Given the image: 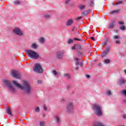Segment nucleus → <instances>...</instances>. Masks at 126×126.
<instances>
[{"label": "nucleus", "instance_id": "nucleus-47", "mask_svg": "<svg viewBox=\"0 0 126 126\" xmlns=\"http://www.w3.org/2000/svg\"><path fill=\"white\" fill-rule=\"evenodd\" d=\"M82 53L81 52H79V56H81Z\"/></svg>", "mask_w": 126, "mask_h": 126}, {"label": "nucleus", "instance_id": "nucleus-1", "mask_svg": "<svg viewBox=\"0 0 126 126\" xmlns=\"http://www.w3.org/2000/svg\"><path fill=\"white\" fill-rule=\"evenodd\" d=\"M12 82L13 85H14L15 87H17V88H19L21 89V90H25L28 93H30V91H31V86L29 85V83L26 80L23 81V86L18 83L16 81H12Z\"/></svg>", "mask_w": 126, "mask_h": 126}, {"label": "nucleus", "instance_id": "nucleus-30", "mask_svg": "<svg viewBox=\"0 0 126 126\" xmlns=\"http://www.w3.org/2000/svg\"><path fill=\"white\" fill-rule=\"evenodd\" d=\"M15 4H19V3H20V1H18V0H16L14 2Z\"/></svg>", "mask_w": 126, "mask_h": 126}, {"label": "nucleus", "instance_id": "nucleus-24", "mask_svg": "<svg viewBox=\"0 0 126 126\" xmlns=\"http://www.w3.org/2000/svg\"><path fill=\"white\" fill-rule=\"evenodd\" d=\"M110 60L106 59L104 60V63H110Z\"/></svg>", "mask_w": 126, "mask_h": 126}, {"label": "nucleus", "instance_id": "nucleus-11", "mask_svg": "<svg viewBox=\"0 0 126 126\" xmlns=\"http://www.w3.org/2000/svg\"><path fill=\"white\" fill-rule=\"evenodd\" d=\"M72 50H81V46L80 45H75L74 46L72 47Z\"/></svg>", "mask_w": 126, "mask_h": 126}, {"label": "nucleus", "instance_id": "nucleus-6", "mask_svg": "<svg viewBox=\"0 0 126 126\" xmlns=\"http://www.w3.org/2000/svg\"><path fill=\"white\" fill-rule=\"evenodd\" d=\"M11 74L15 78H17L18 79H20L21 77V75H20V73L18 71L12 70L11 71Z\"/></svg>", "mask_w": 126, "mask_h": 126}, {"label": "nucleus", "instance_id": "nucleus-4", "mask_svg": "<svg viewBox=\"0 0 126 126\" xmlns=\"http://www.w3.org/2000/svg\"><path fill=\"white\" fill-rule=\"evenodd\" d=\"M4 83L6 86L8 87V89L11 91L13 93H14L15 92V89L14 87H13V86L11 85V83L8 80H4Z\"/></svg>", "mask_w": 126, "mask_h": 126}, {"label": "nucleus", "instance_id": "nucleus-45", "mask_svg": "<svg viewBox=\"0 0 126 126\" xmlns=\"http://www.w3.org/2000/svg\"><path fill=\"white\" fill-rule=\"evenodd\" d=\"M91 40H93V41H95V39H94V37H92L91 38Z\"/></svg>", "mask_w": 126, "mask_h": 126}, {"label": "nucleus", "instance_id": "nucleus-17", "mask_svg": "<svg viewBox=\"0 0 126 126\" xmlns=\"http://www.w3.org/2000/svg\"><path fill=\"white\" fill-rule=\"evenodd\" d=\"M38 46H37V44L33 43L32 45V49H37V47Z\"/></svg>", "mask_w": 126, "mask_h": 126}, {"label": "nucleus", "instance_id": "nucleus-33", "mask_svg": "<svg viewBox=\"0 0 126 126\" xmlns=\"http://www.w3.org/2000/svg\"><path fill=\"white\" fill-rule=\"evenodd\" d=\"M35 112H39V111H40V109L39 108V107H37L35 108Z\"/></svg>", "mask_w": 126, "mask_h": 126}, {"label": "nucleus", "instance_id": "nucleus-44", "mask_svg": "<svg viewBox=\"0 0 126 126\" xmlns=\"http://www.w3.org/2000/svg\"><path fill=\"white\" fill-rule=\"evenodd\" d=\"M77 20H79V19H81V17H78L77 18Z\"/></svg>", "mask_w": 126, "mask_h": 126}, {"label": "nucleus", "instance_id": "nucleus-43", "mask_svg": "<svg viewBox=\"0 0 126 126\" xmlns=\"http://www.w3.org/2000/svg\"><path fill=\"white\" fill-rule=\"evenodd\" d=\"M116 44H120V40H117L116 41Z\"/></svg>", "mask_w": 126, "mask_h": 126}, {"label": "nucleus", "instance_id": "nucleus-37", "mask_svg": "<svg viewBox=\"0 0 126 126\" xmlns=\"http://www.w3.org/2000/svg\"><path fill=\"white\" fill-rule=\"evenodd\" d=\"M44 17H45V18H49V17H50V15H45Z\"/></svg>", "mask_w": 126, "mask_h": 126}, {"label": "nucleus", "instance_id": "nucleus-9", "mask_svg": "<svg viewBox=\"0 0 126 126\" xmlns=\"http://www.w3.org/2000/svg\"><path fill=\"white\" fill-rule=\"evenodd\" d=\"M75 61H76V65H82V63L79 62H82L81 59H78V58H75Z\"/></svg>", "mask_w": 126, "mask_h": 126}, {"label": "nucleus", "instance_id": "nucleus-31", "mask_svg": "<svg viewBox=\"0 0 126 126\" xmlns=\"http://www.w3.org/2000/svg\"><path fill=\"white\" fill-rule=\"evenodd\" d=\"M73 42V40L72 39H69L68 41V44H70Z\"/></svg>", "mask_w": 126, "mask_h": 126}, {"label": "nucleus", "instance_id": "nucleus-25", "mask_svg": "<svg viewBox=\"0 0 126 126\" xmlns=\"http://www.w3.org/2000/svg\"><path fill=\"white\" fill-rule=\"evenodd\" d=\"M40 126H45V122L43 121H41L40 122Z\"/></svg>", "mask_w": 126, "mask_h": 126}, {"label": "nucleus", "instance_id": "nucleus-40", "mask_svg": "<svg viewBox=\"0 0 126 126\" xmlns=\"http://www.w3.org/2000/svg\"><path fill=\"white\" fill-rule=\"evenodd\" d=\"M37 83L38 84H41V83H42V81H38Z\"/></svg>", "mask_w": 126, "mask_h": 126}, {"label": "nucleus", "instance_id": "nucleus-20", "mask_svg": "<svg viewBox=\"0 0 126 126\" xmlns=\"http://www.w3.org/2000/svg\"><path fill=\"white\" fill-rule=\"evenodd\" d=\"M94 126H105V125H103L102 123H98Z\"/></svg>", "mask_w": 126, "mask_h": 126}, {"label": "nucleus", "instance_id": "nucleus-2", "mask_svg": "<svg viewBox=\"0 0 126 126\" xmlns=\"http://www.w3.org/2000/svg\"><path fill=\"white\" fill-rule=\"evenodd\" d=\"M93 109L95 114L97 116L100 117V116H102L103 115V112L102 111V108H101V106H99L98 104L97 103L94 104L93 105Z\"/></svg>", "mask_w": 126, "mask_h": 126}, {"label": "nucleus", "instance_id": "nucleus-5", "mask_svg": "<svg viewBox=\"0 0 126 126\" xmlns=\"http://www.w3.org/2000/svg\"><path fill=\"white\" fill-rule=\"evenodd\" d=\"M33 71L37 72L38 73H42V72H43V69L41 66V64L39 63H36L33 68Z\"/></svg>", "mask_w": 126, "mask_h": 126}, {"label": "nucleus", "instance_id": "nucleus-26", "mask_svg": "<svg viewBox=\"0 0 126 126\" xmlns=\"http://www.w3.org/2000/svg\"><path fill=\"white\" fill-rule=\"evenodd\" d=\"M120 29H121V30H122V31L126 30V27L124 26L120 27Z\"/></svg>", "mask_w": 126, "mask_h": 126}, {"label": "nucleus", "instance_id": "nucleus-3", "mask_svg": "<svg viewBox=\"0 0 126 126\" xmlns=\"http://www.w3.org/2000/svg\"><path fill=\"white\" fill-rule=\"evenodd\" d=\"M26 53L28 57H29V58H31V59L36 60L39 58V54L33 50H28L26 51Z\"/></svg>", "mask_w": 126, "mask_h": 126}, {"label": "nucleus", "instance_id": "nucleus-32", "mask_svg": "<svg viewBox=\"0 0 126 126\" xmlns=\"http://www.w3.org/2000/svg\"><path fill=\"white\" fill-rule=\"evenodd\" d=\"M93 0H91V6H94V3H93Z\"/></svg>", "mask_w": 126, "mask_h": 126}, {"label": "nucleus", "instance_id": "nucleus-46", "mask_svg": "<svg viewBox=\"0 0 126 126\" xmlns=\"http://www.w3.org/2000/svg\"><path fill=\"white\" fill-rule=\"evenodd\" d=\"M123 118H124V119H126V115L124 114L123 115Z\"/></svg>", "mask_w": 126, "mask_h": 126}, {"label": "nucleus", "instance_id": "nucleus-18", "mask_svg": "<svg viewBox=\"0 0 126 126\" xmlns=\"http://www.w3.org/2000/svg\"><path fill=\"white\" fill-rule=\"evenodd\" d=\"M39 42H40V43H44V42H45V39L43 37H41L39 39Z\"/></svg>", "mask_w": 126, "mask_h": 126}, {"label": "nucleus", "instance_id": "nucleus-35", "mask_svg": "<svg viewBox=\"0 0 126 126\" xmlns=\"http://www.w3.org/2000/svg\"><path fill=\"white\" fill-rule=\"evenodd\" d=\"M43 109L45 111H47V106L46 105H43Z\"/></svg>", "mask_w": 126, "mask_h": 126}, {"label": "nucleus", "instance_id": "nucleus-51", "mask_svg": "<svg viewBox=\"0 0 126 126\" xmlns=\"http://www.w3.org/2000/svg\"><path fill=\"white\" fill-rule=\"evenodd\" d=\"M62 100H65V99H64V98H62Z\"/></svg>", "mask_w": 126, "mask_h": 126}, {"label": "nucleus", "instance_id": "nucleus-34", "mask_svg": "<svg viewBox=\"0 0 126 126\" xmlns=\"http://www.w3.org/2000/svg\"><path fill=\"white\" fill-rule=\"evenodd\" d=\"M123 1H118V2L116 4V5L117 4H121V3H122Z\"/></svg>", "mask_w": 126, "mask_h": 126}, {"label": "nucleus", "instance_id": "nucleus-23", "mask_svg": "<svg viewBox=\"0 0 126 126\" xmlns=\"http://www.w3.org/2000/svg\"><path fill=\"white\" fill-rule=\"evenodd\" d=\"M114 39H119L121 38V37L120 36V35H115L113 37Z\"/></svg>", "mask_w": 126, "mask_h": 126}, {"label": "nucleus", "instance_id": "nucleus-52", "mask_svg": "<svg viewBox=\"0 0 126 126\" xmlns=\"http://www.w3.org/2000/svg\"><path fill=\"white\" fill-rule=\"evenodd\" d=\"M124 102H125V103H126V99H125V100H124Z\"/></svg>", "mask_w": 126, "mask_h": 126}, {"label": "nucleus", "instance_id": "nucleus-16", "mask_svg": "<svg viewBox=\"0 0 126 126\" xmlns=\"http://www.w3.org/2000/svg\"><path fill=\"white\" fill-rule=\"evenodd\" d=\"M106 95L107 96H110V95H112V92L110 90H108L106 91Z\"/></svg>", "mask_w": 126, "mask_h": 126}, {"label": "nucleus", "instance_id": "nucleus-38", "mask_svg": "<svg viewBox=\"0 0 126 126\" xmlns=\"http://www.w3.org/2000/svg\"><path fill=\"white\" fill-rule=\"evenodd\" d=\"M123 93L124 95L126 96V90H124L123 91Z\"/></svg>", "mask_w": 126, "mask_h": 126}, {"label": "nucleus", "instance_id": "nucleus-27", "mask_svg": "<svg viewBox=\"0 0 126 126\" xmlns=\"http://www.w3.org/2000/svg\"><path fill=\"white\" fill-rule=\"evenodd\" d=\"M55 119L57 123H59V122H60V118L59 117V116H56Z\"/></svg>", "mask_w": 126, "mask_h": 126}, {"label": "nucleus", "instance_id": "nucleus-28", "mask_svg": "<svg viewBox=\"0 0 126 126\" xmlns=\"http://www.w3.org/2000/svg\"><path fill=\"white\" fill-rule=\"evenodd\" d=\"M53 73L54 75H58V73H57V72L56 71V70H53Z\"/></svg>", "mask_w": 126, "mask_h": 126}, {"label": "nucleus", "instance_id": "nucleus-49", "mask_svg": "<svg viewBox=\"0 0 126 126\" xmlns=\"http://www.w3.org/2000/svg\"><path fill=\"white\" fill-rule=\"evenodd\" d=\"M75 69H76V70H77L78 69V67H76V68H75Z\"/></svg>", "mask_w": 126, "mask_h": 126}, {"label": "nucleus", "instance_id": "nucleus-36", "mask_svg": "<svg viewBox=\"0 0 126 126\" xmlns=\"http://www.w3.org/2000/svg\"><path fill=\"white\" fill-rule=\"evenodd\" d=\"M119 24H120V25H123V24H124V22H122V21H119L118 22Z\"/></svg>", "mask_w": 126, "mask_h": 126}, {"label": "nucleus", "instance_id": "nucleus-39", "mask_svg": "<svg viewBox=\"0 0 126 126\" xmlns=\"http://www.w3.org/2000/svg\"><path fill=\"white\" fill-rule=\"evenodd\" d=\"M65 76L68 77V78H69V75L68 74H64Z\"/></svg>", "mask_w": 126, "mask_h": 126}, {"label": "nucleus", "instance_id": "nucleus-14", "mask_svg": "<svg viewBox=\"0 0 126 126\" xmlns=\"http://www.w3.org/2000/svg\"><path fill=\"white\" fill-rule=\"evenodd\" d=\"M119 83L120 85H122L123 84H125V79H124L123 78H121L119 82Z\"/></svg>", "mask_w": 126, "mask_h": 126}, {"label": "nucleus", "instance_id": "nucleus-13", "mask_svg": "<svg viewBox=\"0 0 126 126\" xmlns=\"http://www.w3.org/2000/svg\"><path fill=\"white\" fill-rule=\"evenodd\" d=\"M108 53H109V49H107L104 51L103 53L101 55L102 58L105 57Z\"/></svg>", "mask_w": 126, "mask_h": 126}, {"label": "nucleus", "instance_id": "nucleus-15", "mask_svg": "<svg viewBox=\"0 0 126 126\" xmlns=\"http://www.w3.org/2000/svg\"><path fill=\"white\" fill-rule=\"evenodd\" d=\"M7 113L8 114V115H11V109L10 107H7Z\"/></svg>", "mask_w": 126, "mask_h": 126}, {"label": "nucleus", "instance_id": "nucleus-48", "mask_svg": "<svg viewBox=\"0 0 126 126\" xmlns=\"http://www.w3.org/2000/svg\"><path fill=\"white\" fill-rule=\"evenodd\" d=\"M124 72H125V73H126V69H125V70H124Z\"/></svg>", "mask_w": 126, "mask_h": 126}, {"label": "nucleus", "instance_id": "nucleus-12", "mask_svg": "<svg viewBox=\"0 0 126 126\" xmlns=\"http://www.w3.org/2000/svg\"><path fill=\"white\" fill-rule=\"evenodd\" d=\"M73 22V21L72 20V19H69L67 23H66V25L67 26H69V25H71V24H72V23Z\"/></svg>", "mask_w": 126, "mask_h": 126}, {"label": "nucleus", "instance_id": "nucleus-42", "mask_svg": "<svg viewBox=\"0 0 126 126\" xmlns=\"http://www.w3.org/2000/svg\"><path fill=\"white\" fill-rule=\"evenodd\" d=\"M87 78H90V75H86Z\"/></svg>", "mask_w": 126, "mask_h": 126}, {"label": "nucleus", "instance_id": "nucleus-41", "mask_svg": "<svg viewBox=\"0 0 126 126\" xmlns=\"http://www.w3.org/2000/svg\"><path fill=\"white\" fill-rule=\"evenodd\" d=\"M69 1V0H65V3H68V2Z\"/></svg>", "mask_w": 126, "mask_h": 126}, {"label": "nucleus", "instance_id": "nucleus-29", "mask_svg": "<svg viewBox=\"0 0 126 126\" xmlns=\"http://www.w3.org/2000/svg\"><path fill=\"white\" fill-rule=\"evenodd\" d=\"M88 11H85L84 12H83V14H84V15H87V14H88Z\"/></svg>", "mask_w": 126, "mask_h": 126}, {"label": "nucleus", "instance_id": "nucleus-50", "mask_svg": "<svg viewBox=\"0 0 126 126\" xmlns=\"http://www.w3.org/2000/svg\"><path fill=\"white\" fill-rule=\"evenodd\" d=\"M74 40H78V38H74Z\"/></svg>", "mask_w": 126, "mask_h": 126}, {"label": "nucleus", "instance_id": "nucleus-10", "mask_svg": "<svg viewBox=\"0 0 126 126\" xmlns=\"http://www.w3.org/2000/svg\"><path fill=\"white\" fill-rule=\"evenodd\" d=\"M63 54H64V52L63 51L57 52V58H58V59H62V58H63Z\"/></svg>", "mask_w": 126, "mask_h": 126}, {"label": "nucleus", "instance_id": "nucleus-7", "mask_svg": "<svg viewBox=\"0 0 126 126\" xmlns=\"http://www.w3.org/2000/svg\"><path fill=\"white\" fill-rule=\"evenodd\" d=\"M13 33L19 36H22L23 35V32L19 28L16 27L13 30Z\"/></svg>", "mask_w": 126, "mask_h": 126}, {"label": "nucleus", "instance_id": "nucleus-21", "mask_svg": "<svg viewBox=\"0 0 126 126\" xmlns=\"http://www.w3.org/2000/svg\"><path fill=\"white\" fill-rule=\"evenodd\" d=\"M79 7L80 9H83L85 7V6L84 5H79Z\"/></svg>", "mask_w": 126, "mask_h": 126}, {"label": "nucleus", "instance_id": "nucleus-8", "mask_svg": "<svg viewBox=\"0 0 126 126\" xmlns=\"http://www.w3.org/2000/svg\"><path fill=\"white\" fill-rule=\"evenodd\" d=\"M73 110V103L69 102L67 105L66 112L67 113H71Z\"/></svg>", "mask_w": 126, "mask_h": 126}, {"label": "nucleus", "instance_id": "nucleus-22", "mask_svg": "<svg viewBox=\"0 0 126 126\" xmlns=\"http://www.w3.org/2000/svg\"><path fill=\"white\" fill-rule=\"evenodd\" d=\"M118 12H119V10H114V11H112V12H111V14H114V13H118Z\"/></svg>", "mask_w": 126, "mask_h": 126}, {"label": "nucleus", "instance_id": "nucleus-19", "mask_svg": "<svg viewBox=\"0 0 126 126\" xmlns=\"http://www.w3.org/2000/svg\"><path fill=\"white\" fill-rule=\"evenodd\" d=\"M114 25H115V22H113L109 25V28H113Z\"/></svg>", "mask_w": 126, "mask_h": 126}]
</instances>
